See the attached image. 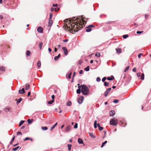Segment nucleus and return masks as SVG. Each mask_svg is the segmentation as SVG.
I'll list each match as a JSON object with an SVG mask.
<instances>
[{"label": "nucleus", "mask_w": 151, "mask_h": 151, "mask_svg": "<svg viewBox=\"0 0 151 151\" xmlns=\"http://www.w3.org/2000/svg\"><path fill=\"white\" fill-rule=\"evenodd\" d=\"M104 85L105 86H109V83H108L106 82H105L104 83Z\"/></svg>", "instance_id": "38"}, {"label": "nucleus", "mask_w": 151, "mask_h": 151, "mask_svg": "<svg viewBox=\"0 0 151 151\" xmlns=\"http://www.w3.org/2000/svg\"><path fill=\"white\" fill-rule=\"evenodd\" d=\"M96 81L97 82H99L101 81V79L99 77H98L96 79Z\"/></svg>", "instance_id": "43"}, {"label": "nucleus", "mask_w": 151, "mask_h": 151, "mask_svg": "<svg viewBox=\"0 0 151 151\" xmlns=\"http://www.w3.org/2000/svg\"><path fill=\"white\" fill-rule=\"evenodd\" d=\"M100 55H101L100 53L99 52H98L95 54V55L97 57H99L100 56Z\"/></svg>", "instance_id": "36"}, {"label": "nucleus", "mask_w": 151, "mask_h": 151, "mask_svg": "<svg viewBox=\"0 0 151 151\" xmlns=\"http://www.w3.org/2000/svg\"><path fill=\"white\" fill-rule=\"evenodd\" d=\"M29 137H27L25 138L23 140H24V141H26L28 140H29Z\"/></svg>", "instance_id": "50"}, {"label": "nucleus", "mask_w": 151, "mask_h": 151, "mask_svg": "<svg viewBox=\"0 0 151 151\" xmlns=\"http://www.w3.org/2000/svg\"><path fill=\"white\" fill-rule=\"evenodd\" d=\"M29 88V84L27 83L26 84H25V89L26 90H28Z\"/></svg>", "instance_id": "18"}, {"label": "nucleus", "mask_w": 151, "mask_h": 151, "mask_svg": "<svg viewBox=\"0 0 151 151\" xmlns=\"http://www.w3.org/2000/svg\"><path fill=\"white\" fill-rule=\"evenodd\" d=\"M106 79V77H104L102 78V82H104Z\"/></svg>", "instance_id": "48"}, {"label": "nucleus", "mask_w": 151, "mask_h": 151, "mask_svg": "<svg viewBox=\"0 0 151 151\" xmlns=\"http://www.w3.org/2000/svg\"><path fill=\"white\" fill-rule=\"evenodd\" d=\"M58 124V123H56L53 126H52L51 128V130H52Z\"/></svg>", "instance_id": "21"}, {"label": "nucleus", "mask_w": 151, "mask_h": 151, "mask_svg": "<svg viewBox=\"0 0 151 151\" xmlns=\"http://www.w3.org/2000/svg\"><path fill=\"white\" fill-rule=\"evenodd\" d=\"M114 79V77L113 76H111V77H108L107 78V79L109 81H112Z\"/></svg>", "instance_id": "13"}, {"label": "nucleus", "mask_w": 151, "mask_h": 151, "mask_svg": "<svg viewBox=\"0 0 151 151\" xmlns=\"http://www.w3.org/2000/svg\"><path fill=\"white\" fill-rule=\"evenodd\" d=\"M129 68V66H128L124 70V72H126Z\"/></svg>", "instance_id": "40"}, {"label": "nucleus", "mask_w": 151, "mask_h": 151, "mask_svg": "<svg viewBox=\"0 0 151 151\" xmlns=\"http://www.w3.org/2000/svg\"><path fill=\"white\" fill-rule=\"evenodd\" d=\"M34 120L33 119H28L27 120V121L28 124H30L32 123V122H33Z\"/></svg>", "instance_id": "20"}, {"label": "nucleus", "mask_w": 151, "mask_h": 151, "mask_svg": "<svg viewBox=\"0 0 151 151\" xmlns=\"http://www.w3.org/2000/svg\"><path fill=\"white\" fill-rule=\"evenodd\" d=\"M51 97L52 99H54L55 98V96L54 95H52L51 96Z\"/></svg>", "instance_id": "60"}, {"label": "nucleus", "mask_w": 151, "mask_h": 151, "mask_svg": "<svg viewBox=\"0 0 151 151\" xmlns=\"http://www.w3.org/2000/svg\"><path fill=\"white\" fill-rule=\"evenodd\" d=\"M143 32V31H137V34H141Z\"/></svg>", "instance_id": "49"}, {"label": "nucleus", "mask_w": 151, "mask_h": 151, "mask_svg": "<svg viewBox=\"0 0 151 151\" xmlns=\"http://www.w3.org/2000/svg\"><path fill=\"white\" fill-rule=\"evenodd\" d=\"M37 30L40 33H42L43 32V28L41 27H39L37 28Z\"/></svg>", "instance_id": "7"}, {"label": "nucleus", "mask_w": 151, "mask_h": 151, "mask_svg": "<svg viewBox=\"0 0 151 151\" xmlns=\"http://www.w3.org/2000/svg\"><path fill=\"white\" fill-rule=\"evenodd\" d=\"M89 135L92 138H94L95 137L94 136L93 134L92 133H90Z\"/></svg>", "instance_id": "41"}, {"label": "nucleus", "mask_w": 151, "mask_h": 151, "mask_svg": "<svg viewBox=\"0 0 151 151\" xmlns=\"http://www.w3.org/2000/svg\"><path fill=\"white\" fill-rule=\"evenodd\" d=\"M83 71L82 70H80L79 71V74H82L83 73Z\"/></svg>", "instance_id": "58"}, {"label": "nucleus", "mask_w": 151, "mask_h": 151, "mask_svg": "<svg viewBox=\"0 0 151 151\" xmlns=\"http://www.w3.org/2000/svg\"><path fill=\"white\" fill-rule=\"evenodd\" d=\"M49 21L48 22V25L49 27H51L53 21L51 19H49Z\"/></svg>", "instance_id": "12"}, {"label": "nucleus", "mask_w": 151, "mask_h": 151, "mask_svg": "<svg viewBox=\"0 0 151 151\" xmlns=\"http://www.w3.org/2000/svg\"><path fill=\"white\" fill-rule=\"evenodd\" d=\"M115 112L114 110H112L109 112V115L110 116H113L115 115Z\"/></svg>", "instance_id": "10"}, {"label": "nucleus", "mask_w": 151, "mask_h": 151, "mask_svg": "<svg viewBox=\"0 0 151 151\" xmlns=\"http://www.w3.org/2000/svg\"><path fill=\"white\" fill-rule=\"evenodd\" d=\"M4 110L6 112H7L9 111L10 110V109L9 108H6L4 109Z\"/></svg>", "instance_id": "39"}, {"label": "nucleus", "mask_w": 151, "mask_h": 151, "mask_svg": "<svg viewBox=\"0 0 151 151\" xmlns=\"http://www.w3.org/2000/svg\"><path fill=\"white\" fill-rule=\"evenodd\" d=\"M42 44H43L42 42H40L39 44V46L40 49H41L42 48Z\"/></svg>", "instance_id": "27"}, {"label": "nucleus", "mask_w": 151, "mask_h": 151, "mask_svg": "<svg viewBox=\"0 0 151 151\" xmlns=\"http://www.w3.org/2000/svg\"><path fill=\"white\" fill-rule=\"evenodd\" d=\"M116 52L117 53L120 54L122 50L120 48L116 49Z\"/></svg>", "instance_id": "17"}, {"label": "nucleus", "mask_w": 151, "mask_h": 151, "mask_svg": "<svg viewBox=\"0 0 151 151\" xmlns=\"http://www.w3.org/2000/svg\"><path fill=\"white\" fill-rule=\"evenodd\" d=\"M140 79L142 80H144V77L143 76H141V78H140Z\"/></svg>", "instance_id": "56"}, {"label": "nucleus", "mask_w": 151, "mask_h": 151, "mask_svg": "<svg viewBox=\"0 0 151 151\" xmlns=\"http://www.w3.org/2000/svg\"><path fill=\"white\" fill-rule=\"evenodd\" d=\"M137 76L138 77H139L140 76H141V73H137Z\"/></svg>", "instance_id": "52"}, {"label": "nucleus", "mask_w": 151, "mask_h": 151, "mask_svg": "<svg viewBox=\"0 0 151 151\" xmlns=\"http://www.w3.org/2000/svg\"><path fill=\"white\" fill-rule=\"evenodd\" d=\"M86 31L87 32H89L92 30L91 28H90L89 26H88L86 27Z\"/></svg>", "instance_id": "11"}, {"label": "nucleus", "mask_w": 151, "mask_h": 151, "mask_svg": "<svg viewBox=\"0 0 151 151\" xmlns=\"http://www.w3.org/2000/svg\"><path fill=\"white\" fill-rule=\"evenodd\" d=\"M142 53H139L138 55V58L139 59L141 58V56L142 55Z\"/></svg>", "instance_id": "47"}, {"label": "nucleus", "mask_w": 151, "mask_h": 151, "mask_svg": "<svg viewBox=\"0 0 151 151\" xmlns=\"http://www.w3.org/2000/svg\"><path fill=\"white\" fill-rule=\"evenodd\" d=\"M68 41V39H65V40H63V42H67Z\"/></svg>", "instance_id": "59"}, {"label": "nucleus", "mask_w": 151, "mask_h": 151, "mask_svg": "<svg viewBox=\"0 0 151 151\" xmlns=\"http://www.w3.org/2000/svg\"><path fill=\"white\" fill-rule=\"evenodd\" d=\"M81 92V90L79 88L76 91V92L78 94H80V93Z\"/></svg>", "instance_id": "29"}, {"label": "nucleus", "mask_w": 151, "mask_h": 151, "mask_svg": "<svg viewBox=\"0 0 151 151\" xmlns=\"http://www.w3.org/2000/svg\"><path fill=\"white\" fill-rule=\"evenodd\" d=\"M19 146H18L12 149V150L14 151H16L19 148Z\"/></svg>", "instance_id": "31"}, {"label": "nucleus", "mask_w": 151, "mask_h": 151, "mask_svg": "<svg viewBox=\"0 0 151 151\" xmlns=\"http://www.w3.org/2000/svg\"><path fill=\"white\" fill-rule=\"evenodd\" d=\"M67 146L68 147V150L69 151H70L71 150L72 145L70 144H68Z\"/></svg>", "instance_id": "19"}, {"label": "nucleus", "mask_w": 151, "mask_h": 151, "mask_svg": "<svg viewBox=\"0 0 151 151\" xmlns=\"http://www.w3.org/2000/svg\"><path fill=\"white\" fill-rule=\"evenodd\" d=\"M89 89L85 85H82L81 93L85 95H87L89 93Z\"/></svg>", "instance_id": "2"}, {"label": "nucleus", "mask_w": 151, "mask_h": 151, "mask_svg": "<svg viewBox=\"0 0 151 151\" xmlns=\"http://www.w3.org/2000/svg\"><path fill=\"white\" fill-rule=\"evenodd\" d=\"M55 11L56 12H57L59 10V8H55Z\"/></svg>", "instance_id": "55"}, {"label": "nucleus", "mask_w": 151, "mask_h": 151, "mask_svg": "<svg viewBox=\"0 0 151 151\" xmlns=\"http://www.w3.org/2000/svg\"><path fill=\"white\" fill-rule=\"evenodd\" d=\"M24 122V121H23V120L21 121L19 124V126H21L23 124V123Z\"/></svg>", "instance_id": "26"}, {"label": "nucleus", "mask_w": 151, "mask_h": 151, "mask_svg": "<svg viewBox=\"0 0 151 151\" xmlns=\"http://www.w3.org/2000/svg\"><path fill=\"white\" fill-rule=\"evenodd\" d=\"M132 71L134 72H136V68H134L132 70Z\"/></svg>", "instance_id": "54"}, {"label": "nucleus", "mask_w": 151, "mask_h": 151, "mask_svg": "<svg viewBox=\"0 0 151 151\" xmlns=\"http://www.w3.org/2000/svg\"><path fill=\"white\" fill-rule=\"evenodd\" d=\"M5 69L4 67L3 66H0V72L4 71Z\"/></svg>", "instance_id": "15"}, {"label": "nucleus", "mask_w": 151, "mask_h": 151, "mask_svg": "<svg viewBox=\"0 0 151 151\" xmlns=\"http://www.w3.org/2000/svg\"><path fill=\"white\" fill-rule=\"evenodd\" d=\"M60 54H59L57 56H56L55 57L54 59L55 61H57L60 57Z\"/></svg>", "instance_id": "14"}, {"label": "nucleus", "mask_w": 151, "mask_h": 151, "mask_svg": "<svg viewBox=\"0 0 151 151\" xmlns=\"http://www.w3.org/2000/svg\"><path fill=\"white\" fill-rule=\"evenodd\" d=\"M78 142L79 144H83L82 140L80 138H79L78 139Z\"/></svg>", "instance_id": "16"}, {"label": "nucleus", "mask_w": 151, "mask_h": 151, "mask_svg": "<svg viewBox=\"0 0 151 151\" xmlns=\"http://www.w3.org/2000/svg\"><path fill=\"white\" fill-rule=\"evenodd\" d=\"M111 89V88H109L107 89L104 93V96L106 97L107 96V94L109 93Z\"/></svg>", "instance_id": "5"}, {"label": "nucleus", "mask_w": 151, "mask_h": 151, "mask_svg": "<svg viewBox=\"0 0 151 151\" xmlns=\"http://www.w3.org/2000/svg\"><path fill=\"white\" fill-rule=\"evenodd\" d=\"M74 128L75 129L77 128H78V124L77 123H76L74 126Z\"/></svg>", "instance_id": "44"}, {"label": "nucleus", "mask_w": 151, "mask_h": 151, "mask_svg": "<svg viewBox=\"0 0 151 151\" xmlns=\"http://www.w3.org/2000/svg\"><path fill=\"white\" fill-rule=\"evenodd\" d=\"M54 102V100H52L50 101H48V104H52Z\"/></svg>", "instance_id": "30"}, {"label": "nucleus", "mask_w": 151, "mask_h": 151, "mask_svg": "<svg viewBox=\"0 0 151 151\" xmlns=\"http://www.w3.org/2000/svg\"><path fill=\"white\" fill-rule=\"evenodd\" d=\"M25 93V91L24 88H23L21 90H19V93L20 94H23Z\"/></svg>", "instance_id": "8"}, {"label": "nucleus", "mask_w": 151, "mask_h": 151, "mask_svg": "<svg viewBox=\"0 0 151 151\" xmlns=\"http://www.w3.org/2000/svg\"><path fill=\"white\" fill-rule=\"evenodd\" d=\"M84 70L86 71H89V67L88 66L87 67H86L85 68H84Z\"/></svg>", "instance_id": "34"}, {"label": "nucleus", "mask_w": 151, "mask_h": 151, "mask_svg": "<svg viewBox=\"0 0 151 151\" xmlns=\"http://www.w3.org/2000/svg\"><path fill=\"white\" fill-rule=\"evenodd\" d=\"M22 98H20L17 101V104H18L19 103L22 101Z\"/></svg>", "instance_id": "25"}, {"label": "nucleus", "mask_w": 151, "mask_h": 151, "mask_svg": "<svg viewBox=\"0 0 151 151\" xmlns=\"http://www.w3.org/2000/svg\"><path fill=\"white\" fill-rule=\"evenodd\" d=\"M88 26H89L90 28L91 27H94V26L92 24L90 25H89Z\"/></svg>", "instance_id": "53"}, {"label": "nucleus", "mask_w": 151, "mask_h": 151, "mask_svg": "<svg viewBox=\"0 0 151 151\" xmlns=\"http://www.w3.org/2000/svg\"><path fill=\"white\" fill-rule=\"evenodd\" d=\"M83 97L81 96L79 97L78 100V102L79 104H81L83 102Z\"/></svg>", "instance_id": "4"}, {"label": "nucleus", "mask_w": 151, "mask_h": 151, "mask_svg": "<svg viewBox=\"0 0 151 151\" xmlns=\"http://www.w3.org/2000/svg\"><path fill=\"white\" fill-rule=\"evenodd\" d=\"M97 121L95 120L94 122V128L96 129L97 128Z\"/></svg>", "instance_id": "28"}, {"label": "nucleus", "mask_w": 151, "mask_h": 151, "mask_svg": "<svg viewBox=\"0 0 151 151\" xmlns=\"http://www.w3.org/2000/svg\"><path fill=\"white\" fill-rule=\"evenodd\" d=\"M71 105V102L70 101H68L67 103V105L68 106H70Z\"/></svg>", "instance_id": "32"}, {"label": "nucleus", "mask_w": 151, "mask_h": 151, "mask_svg": "<svg viewBox=\"0 0 151 151\" xmlns=\"http://www.w3.org/2000/svg\"><path fill=\"white\" fill-rule=\"evenodd\" d=\"M72 74V73L71 72L70 73L67 74L66 76V77H67V75H68V78L70 79L71 78V76Z\"/></svg>", "instance_id": "33"}, {"label": "nucleus", "mask_w": 151, "mask_h": 151, "mask_svg": "<svg viewBox=\"0 0 151 151\" xmlns=\"http://www.w3.org/2000/svg\"><path fill=\"white\" fill-rule=\"evenodd\" d=\"M37 65L38 68H40L41 66V62L40 61H38L37 63Z\"/></svg>", "instance_id": "23"}, {"label": "nucleus", "mask_w": 151, "mask_h": 151, "mask_svg": "<svg viewBox=\"0 0 151 151\" xmlns=\"http://www.w3.org/2000/svg\"><path fill=\"white\" fill-rule=\"evenodd\" d=\"M52 16V13H50V17L49 18V19H51Z\"/></svg>", "instance_id": "42"}, {"label": "nucleus", "mask_w": 151, "mask_h": 151, "mask_svg": "<svg viewBox=\"0 0 151 151\" xmlns=\"http://www.w3.org/2000/svg\"><path fill=\"white\" fill-rule=\"evenodd\" d=\"M104 128L102 127H99V131H101Z\"/></svg>", "instance_id": "46"}, {"label": "nucleus", "mask_w": 151, "mask_h": 151, "mask_svg": "<svg viewBox=\"0 0 151 151\" xmlns=\"http://www.w3.org/2000/svg\"><path fill=\"white\" fill-rule=\"evenodd\" d=\"M110 123L111 125L115 126L117 124L118 120L117 119H111L110 121Z\"/></svg>", "instance_id": "3"}, {"label": "nucleus", "mask_w": 151, "mask_h": 151, "mask_svg": "<svg viewBox=\"0 0 151 151\" xmlns=\"http://www.w3.org/2000/svg\"><path fill=\"white\" fill-rule=\"evenodd\" d=\"M57 6H58V4H53V6L54 7H56Z\"/></svg>", "instance_id": "57"}, {"label": "nucleus", "mask_w": 151, "mask_h": 151, "mask_svg": "<svg viewBox=\"0 0 151 151\" xmlns=\"http://www.w3.org/2000/svg\"><path fill=\"white\" fill-rule=\"evenodd\" d=\"M48 51L49 52H51V49L50 48H49L48 49Z\"/></svg>", "instance_id": "62"}, {"label": "nucleus", "mask_w": 151, "mask_h": 151, "mask_svg": "<svg viewBox=\"0 0 151 151\" xmlns=\"http://www.w3.org/2000/svg\"><path fill=\"white\" fill-rule=\"evenodd\" d=\"M30 52L28 50L26 52V55L27 56H28L30 55Z\"/></svg>", "instance_id": "35"}, {"label": "nucleus", "mask_w": 151, "mask_h": 151, "mask_svg": "<svg viewBox=\"0 0 151 151\" xmlns=\"http://www.w3.org/2000/svg\"><path fill=\"white\" fill-rule=\"evenodd\" d=\"M30 93H31L30 92H29L28 93V94H27V96H29L30 94Z\"/></svg>", "instance_id": "61"}, {"label": "nucleus", "mask_w": 151, "mask_h": 151, "mask_svg": "<svg viewBox=\"0 0 151 151\" xmlns=\"http://www.w3.org/2000/svg\"><path fill=\"white\" fill-rule=\"evenodd\" d=\"M14 139H15V136H14V137H12V141H14Z\"/></svg>", "instance_id": "63"}, {"label": "nucleus", "mask_w": 151, "mask_h": 151, "mask_svg": "<svg viewBox=\"0 0 151 151\" xmlns=\"http://www.w3.org/2000/svg\"><path fill=\"white\" fill-rule=\"evenodd\" d=\"M54 10V9L53 8H52L51 9V11H52V12H53Z\"/></svg>", "instance_id": "64"}, {"label": "nucleus", "mask_w": 151, "mask_h": 151, "mask_svg": "<svg viewBox=\"0 0 151 151\" xmlns=\"http://www.w3.org/2000/svg\"><path fill=\"white\" fill-rule=\"evenodd\" d=\"M41 129L42 130H46L48 128L47 127H42Z\"/></svg>", "instance_id": "22"}, {"label": "nucleus", "mask_w": 151, "mask_h": 151, "mask_svg": "<svg viewBox=\"0 0 151 151\" xmlns=\"http://www.w3.org/2000/svg\"><path fill=\"white\" fill-rule=\"evenodd\" d=\"M71 129V126L70 125L68 126H67L65 128V132H69Z\"/></svg>", "instance_id": "9"}, {"label": "nucleus", "mask_w": 151, "mask_h": 151, "mask_svg": "<svg viewBox=\"0 0 151 151\" xmlns=\"http://www.w3.org/2000/svg\"><path fill=\"white\" fill-rule=\"evenodd\" d=\"M17 135H22V133L21 132H17Z\"/></svg>", "instance_id": "51"}, {"label": "nucleus", "mask_w": 151, "mask_h": 151, "mask_svg": "<svg viewBox=\"0 0 151 151\" xmlns=\"http://www.w3.org/2000/svg\"><path fill=\"white\" fill-rule=\"evenodd\" d=\"M62 49L64 51V54L65 55H66L68 54V50L66 47H63Z\"/></svg>", "instance_id": "6"}, {"label": "nucleus", "mask_w": 151, "mask_h": 151, "mask_svg": "<svg viewBox=\"0 0 151 151\" xmlns=\"http://www.w3.org/2000/svg\"><path fill=\"white\" fill-rule=\"evenodd\" d=\"M107 141H105L104 142H103L102 143L101 146V148L103 147L104 146V145L107 143Z\"/></svg>", "instance_id": "24"}, {"label": "nucleus", "mask_w": 151, "mask_h": 151, "mask_svg": "<svg viewBox=\"0 0 151 151\" xmlns=\"http://www.w3.org/2000/svg\"><path fill=\"white\" fill-rule=\"evenodd\" d=\"M118 102H119L118 100H117V99L114 100L113 101V102L114 103H118Z\"/></svg>", "instance_id": "45"}, {"label": "nucleus", "mask_w": 151, "mask_h": 151, "mask_svg": "<svg viewBox=\"0 0 151 151\" xmlns=\"http://www.w3.org/2000/svg\"><path fill=\"white\" fill-rule=\"evenodd\" d=\"M84 19L85 18L80 17L79 18L75 17L69 20L67 19V22H68V25L66 24L65 26L64 25V26L65 27L66 29L71 33L73 32H77L82 28L83 26H84V24L86 23V21Z\"/></svg>", "instance_id": "1"}, {"label": "nucleus", "mask_w": 151, "mask_h": 151, "mask_svg": "<svg viewBox=\"0 0 151 151\" xmlns=\"http://www.w3.org/2000/svg\"><path fill=\"white\" fill-rule=\"evenodd\" d=\"M128 37V35H125L123 36V37L124 39H126Z\"/></svg>", "instance_id": "37"}]
</instances>
